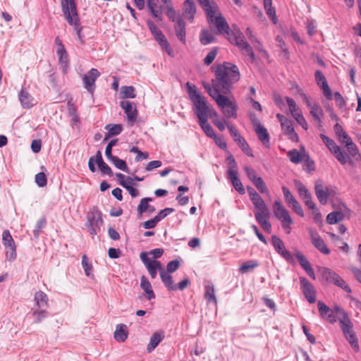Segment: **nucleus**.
Here are the masks:
<instances>
[{
  "label": "nucleus",
  "instance_id": "nucleus-53",
  "mask_svg": "<svg viewBox=\"0 0 361 361\" xmlns=\"http://www.w3.org/2000/svg\"><path fill=\"white\" fill-rule=\"evenodd\" d=\"M253 184L255 185V186L257 188V190L261 193H265V194L269 193V190H268L264 181L263 180V179L261 177H259V178L256 179L255 180V182L253 183Z\"/></svg>",
  "mask_w": 361,
  "mask_h": 361
},
{
  "label": "nucleus",
  "instance_id": "nucleus-9",
  "mask_svg": "<svg viewBox=\"0 0 361 361\" xmlns=\"http://www.w3.org/2000/svg\"><path fill=\"white\" fill-rule=\"evenodd\" d=\"M274 216L281 221L282 227L287 233H290L293 220L286 209L279 201L274 203Z\"/></svg>",
  "mask_w": 361,
  "mask_h": 361
},
{
  "label": "nucleus",
  "instance_id": "nucleus-35",
  "mask_svg": "<svg viewBox=\"0 0 361 361\" xmlns=\"http://www.w3.org/2000/svg\"><path fill=\"white\" fill-rule=\"evenodd\" d=\"M160 277L163 283L169 290H177L176 285L173 284L172 276L169 273H167L164 269L163 271H161Z\"/></svg>",
  "mask_w": 361,
  "mask_h": 361
},
{
  "label": "nucleus",
  "instance_id": "nucleus-59",
  "mask_svg": "<svg viewBox=\"0 0 361 361\" xmlns=\"http://www.w3.org/2000/svg\"><path fill=\"white\" fill-rule=\"evenodd\" d=\"M282 191H283V193L286 202L288 204H290L293 202L297 201V200L294 197V196L292 195V193L288 190V188H287L285 186H283L282 187Z\"/></svg>",
  "mask_w": 361,
  "mask_h": 361
},
{
  "label": "nucleus",
  "instance_id": "nucleus-50",
  "mask_svg": "<svg viewBox=\"0 0 361 361\" xmlns=\"http://www.w3.org/2000/svg\"><path fill=\"white\" fill-rule=\"evenodd\" d=\"M271 241L272 245L278 254H279L282 250L285 249L283 242L280 238L277 237L276 235H272Z\"/></svg>",
  "mask_w": 361,
  "mask_h": 361
},
{
  "label": "nucleus",
  "instance_id": "nucleus-29",
  "mask_svg": "<svg viewBox=\"0 0 361 361\" xmlns=\"http://www.w3.org/2000/svg\"><path fill=\"white\" fill-rule=\"evenodd\" d=\"M31 315L34 324H39L44 319L48 317L49 312L46 309L32 308L31 310Z\"/></svg>",
  "mask_w": 361,
  "mask_h": 361
},
{
  "label": "nucleus",
  "instance_id": "nucleus-2",
  "mask_svg": "<svg viewBox=\"0 0 361 361\" xmlns=\"http://www.w3.org/2000/svg\"><path fill=\"white\" fill-rule=\"evenodd\" d=\"M213 17V19H207L209 23H214L217 28V33L220 35H226L228 41L238 47L243 54L248 56L252 61L255 60V56L252 47L245 40L243 32L238 27H234L230 30V27L225 18L219 12Z\"/></svg>",
  "mask_w": 361,
  "mask_h": 361
},
{
  "label": "nucleus",
  "instance_id": "nucleus-30",
  "mask_svg": "<svg viewBox=\"0 0 361 361\" xmlns=\"http://www.w3.org/2000/svg\"><path fill=\"white\" fill-rule=\"evenodd\" d=\"M164 334L163 331H159L154 332L150 338L149 343L147 345V350L149 353L152 352L164 338Z\"/></svg>",
  "mask_w": 361,
  "mask_h": 361
},
{
  "label": "nucleus",
  "instance_id": "nucleus-38",
  "mask_svg": "<svg viewBox=\"0 0 361 361\" xmlns=\"http://www.w3.org/2000/svg\"><path fill=\"white\" fill-rule=\"evenodd\" d=\"M147 6L152 13V15L157 18L158 20H161V6H159L156 3L155 0H147Z\"/></svg>",
  "mask_w": 361,
  "mask_h": 361
},
{
  "label": "nucleus",
  "instance_id": "nucleus-52",
  "mask_svg": "<svg viewBox=\"0 0 361 361\" xmlns=\"http://www.w3.org/2000/svg\"><path fill=\"white\" fill-rule=\"evenodd\" d=\"M320 137L331 152H332L336 147H338L333 140L330 139L326 135L321 134Z\"/></svg>",
  "mask_w": 361,
  "mask_h": 361
},
{
  "label": "nucleus",
  "instance_id": "nucleus-31",
  "mask_svg": "<svg viewBox=\"0 0 361 361\" xmlns=\"http://www.w3.org/2000/svg\"><path fill=\"white\" fill-rule=\"evenodd\" d=\"M228 178L240 194H245V190L240 180L238 177V171H231L230 173H228Z\"/></svg>",
  "mask_w": 361,
  "mask_h": 361
},
{
  "label": "nucleus",
  "instance_id": "nucleus-45",
  "mask_svg": "<svg viewBox=\"0 0 361 361\" xmlns=\"http://www.w3.org/2000/svg\"><path fill=\"white\" fill-rule=\"evenodd\" d=\"M161 3L164 6V8L166 9V14L170 20H173L175 18V13L176 11L173 7L172 3L171 0H161Z\"/></svg>",
  "mask_w": 361,
  "mask_h": 361
},
{
  "label": "nucleus",
  "instance_id": "nucleus-24",
  "mask_svg": "<svg viewBox=\"0 0 361 361\" xmlns=\"http://www.w3.org/2000/svg\"><path fill=\"white\" fill-rule=\"evenodd\" d=\"M295 257L298 260L300 266L305 270L309 276L313 279H315L314 271L307 258L300 252H297L295 254Z\"/></svg>",
  "mask_w": 361,
  "mask_h": 361
},
{
  "label": "nucleus",
  "instance_id": "nucleus-7",
  "mask_svg": "<svg viewBox=\"0 0 361 361\" xmlns=\"http://www.w3.org/2000/svg\"><path fill=\"white\" fill-rule=\"evenodd\" d=\"M339 322L345 338L349 342L351 347L357 352L359 350V345L357 338L353 330V324L350 318H339Z\"/></svg>",
  "mask_w": 361,
  "mask_h": 361
},
{
  "label": "nucleus",
  "instance_id": "nucleus-64",
  "mask_svg": "<svg viewBox=\"0 0 361 361\" xmlns=\"http://www.w3.org/2000/svg\"><path fill=\"white\" fill-rule=\"evenodd\" d=\"M8 248V250L6 252V257L8 261L13 262L16 259L17 255L16 245Z\"/></svg>",
  "mask_w": 361,
  "mask_h": 361
},
{
  "label": "nucleus",
  "instance_id": "nucleus-41",
  "mask_svg": "<svg viewBox=\"0 0 361 361\" xmlns=\"http://www.w3.org/2000/svg\"><path fill=\"white\" fill-rule=\"evenodd\" d=\"M307 106L310 108L311 115L318 121L319 123H321V117L323 116V111L319 105L317 103H312Z\"/></svg>",
  "mask_w": 361,
  "mask_h": 361
},
{
  "label": "nucleus",
  "instance_id": "nucleus-32",
  "mask_svg": "<svg viewBox=\"0 0 361 361\" xmlns=\"http://www.w3.org/2000/svg\"><path fill=\"white\" fill-rule=\"evenodd\" d=\"M140 287L147 294V299L148 300L155 298V294L152 290V285L145 276L141 277Z\"/></svg>",
  "mask_w": 361,
  "mask_h": 361
},
{
  "label": "nucleus",
  "instance_id": "nucleus-18",
  "mask_svg": "<svg viewBox=\"0 0 361 361\" xmlns=\"http://www.w3.org/2000/svg\"><path fill=\"white\" fill-rule=\"evenodd\" d=\"M315 79L317 82V85L320 86V87L323 90V94L328 99H331L332 98V92L331 90L327 83L326 78L323 75L321 71L317 70L315 72Z\"/></svg>",
  "mask_w": 361,
  "mask_h": 361
},
{
  "label": "nucleus",
  "instance_id": "nucleus-6",
  "mask_svg": "<svg viewBox=\"0 0 361 361\" xmlns=\"http://www.w3.org/2000/svg\"><path fill=\"white\" fill-rule=\"evenodd\" d=\"M86 218L85 226L89 233L94 237L100 232L104 224L102 212L97 207H93L87 212Z\"/></svg>",
  "mask_w": 361,
  "mask_h": 361
},
{
  "label": "nucleus",
  "instance_id": "nucleus-47",
  "mask_svg": "<svg viewBox=\"0 0 361 361\" xmlns=\"http://www.w3.org/2000/svg\"><path fill=\"white\" fill-rule=\"evenodd\" d=\"M294 183L298 190V194L302 200L312 196L309 190L300 181L295 180Z\"/></svg>",
  "mask_w": 361,
  "mask_h": 361
},
{
  "label": "nucleus",
  "instance_id": "nucleus-51",
  "mask_svg": "<svg viewBox=\"0 0 361 361\" xmlns=\"http://www.w3.org/2000/svg\"><path fill=\"white\" fill-rule=\"evenodd\" d=\"M110 161H111L114 164V165L118 169L122 170L125 172H128V168L124 160H122L118 157L114 156L113 159L110 160Z\"/></svg>",
  "mask_w": 361,
  "mask_h": 361
},
{
  "label": "nucleus",
  "instance_id": "nucleus-61",
  "mask_svg": "<svg viewBox=\"0 0 361 361\" xmlns=\"http://www.w3.org/2000/svg\"><path fill=\"white\" fill-rule=\"evenodd\" d=\"M216 54H217V49L216 48L213 49L212 50H211L207 54V55L206 56V57L204 59V64L207 65V66L210 65L214 61V60L215 59V58L216 56Z\"/></svg>",
  "mask_w": 361,
  "mask_h": 361
},
{
  "label": "nucleus",
  "instance_id": "nucleus-1",
  "mask_svg": "<svg viewBox=\"0 0 361 361\" xmlns=\"http://www.w3.org/2000/svg\"><path fill=\"white\" fill-rule=\"evenodd\" d=\"M215 78L212 80V86L204 84V87L208 90H216L224 94L230 92L233 85L237 82L240 78V74L237 66L225 62L216 66L214 71Z\"/></svg>",
  "mask_w": 361,
  "mask_h": 361
},
{
  "label": "nucleus",
  "instance_id": "nucleus-3",
  "mask_svg": "<svg viewBox=\"0 0 361 361\" xmlns=\"http://www.w3.org/2000/svg\"><path fill=\"white\" fill-rule=\"evenodd\" d=\"M207 92L216 102L226 119L237 118L238 105L233 97H227L222 92L216 90H208Z\"/></svg>",
  "mask_w": 361,
  "mask_h": 361
},
{
  "label": "nucleus",
  "instance_id": "nucleus-21",
  "mask_svg": "<svg viewBox=\"0 0 361 361\" xmlns=\"http://www.w3.org/2000/svg\"><path fill=\"white\" fill-rule=\"evenodd\" d=\"M196 13V6L192 0H185L183 5V15L190 23L194 20Z\"/></svg>",
  "mask_w": 361,
  "mask_h": 361
},
{
  "label": "nucleus",
  "instance_id": "nucleus-55",
  "mask_svg": "<svg viewBox=\"0 0 361 361\" xmlns=\"http://www.w3.org/2000/svg\"><path fill=\"white\" fill-rule=\"evenodd\" d=\"M152 200L150 197H145L141 200L140 204L137 207V211L140 215L147 210L148 207H149V202H151Z\"/></svg>",
  "mask_w": 361,
  "mask_h": 361
},
{
  "label": "nucleus",
  "instance_id": "nucleus-57",
  "mask_svg": "<svg viewBox=\"0 0 361 361\" xmlns=\"http://www.w3.org/2000/svg\"><path fill=\"white\" fill-rule=\"evenodd\" d=\"M226 126L229 130V133L231 134V136L233 137V140L237 142L238 140H240L243 137L240 136L238 130L235 129V128L233 126L231 123H226Z\"/></svg>",
  "mask_w": 361,
  "mask_h": 361
},
{
  "label": "nucleus",
  "instance_id": "nucleus-33",
  "mask_svg": "<svg viewBox=\"0 0 361 361\" xmlns=\"http://www.w3.org/2000/svg\"><path fill=\"white\" fill-rule=\"evenodd\" d=\"M19 100L23 108L29 109L33 106L32 97L23 89L19 93Z\"/></svg>",
  "mask_w": 361,
  "mask_h": 361
},
{
  "label": "nucleus",
  "instance_id": "nucleus-22",
  "mask_svg": "<svg viewBox=\"0 0 361 361\" xmlns=\"http://www.w3.org/2000/svg\"><path fill=\"white\" fill-rule=\"evenodd\" d=\"M310 236L312 244L318 250L324 255L330 253V250L324 240L317 233L311 231Z\"/></svg>",
  "mask_w": 361,
  "mask_h": 361
},
{
  "label": "nucleus",
  "instance_id": "nucleus-25",
  "mask_svg": "<svg viewBox=\"0 0 361 361\" xmlns=\"http://www.w3.org/2000/svg\"><path fill=\"white\" fill-rule=\"evenodd\" d=\"M128 335V327L126 324H120L116 326L114 334L115 340L118 342H124Z\"/></svg>",
  "mask_w": 361,
  "mask_h": 361
},
{
  "label": "nucleus",
  "instance_id": "nucleus-39",
  "mask_svg": "<svg viewBox=\"0 0 361 361\" xmlns=\"http://www.w3.org/2000/svg\"><path fill=\"white\" fill-rule=\"evenodd\" d=\"M204 292V298L207 300V302H213L214 304H217V299L215 295V289L213 285H206Z\"/></svg>",
  "mask_w": 361,
  "mask_h": 361
},
{
  "label": "nucleus",
  "instance_id": "nucleus-17",
  "mask_svg": "<svg viewBox=\"0 0 361 361\" xmlns=\"http://www.w3.org/2000/svg\"><path fill=\"white\" fill-rule=\"evenodd\" d=\"M255 217L256 221L259 224L263 230L267 233H271V224L269 221L270 217L269 210L259 212H255Z\"/></svg>",
  "mask_w": 361,
  "mask_h": 361
},
{
  "label": "nucleus",
  "instance_id": "nucleus-56",
  "mask_svg": "<svg viewBox=\"0 0 361 361\" xmlns=\"http://www.w3.org/2000/svg\"><path fill=\"white\" fill-rule=\"evenodd\" d=\"M82 265L85 270V275L90 276L92 274V266L88 262V259L85 255L82 257Z\"/></svg>",
  "mask_w": 361,
  "mask_h": 361
},
{
  "label": "nucleus",
  "instance_id": "nucleus-12",
  "mask_svg": "<svg viewBox=\"0 0 361 361\" xmlns=\"http://www.w3.org/2000/svg\"><path fill=\"white\" fill-rule=\"evenodd\" d=\"M315 195L319 202L324 205L327 203L329 197L332 195L333 190L325 185L322 180H317L314 185Z\"/></svg>",
  "mask_w": 361,
  "mask_h": 361
},
{
  "label": "nucleus",
  "instance_id": "nucleus-27",
  "mask_svg": "<svg viewBox=\"0 0 361 361\" xmlns=\"http://www.w3.org/2000/svg\"><path fill=\"white\" fill-rule=\"evenodd\" d=\"M281 128L284 133L288 135L291 140L295 142L298 140V135L295 132L293 123L290 120L288 119L283 123H282Z\"/></svg>",
  "mask_w": 361,
  "mask_h": 361
},
{
  "label": "nucleus",
  "instance_id": "nucleus-15",
  "mask_svg": "<svg viewBox=\"0 0 361 361\" xmlns=\"http://www.w3.org/2000/svg\"><path fill=\"white\" fill-rule=\"evenodd\" d=\"M100 75L99 72L96 68H92L84 75L82 80L85 87L90 93H93L95 88V80Z\"/></svg>",
  "mask_w": 361,
  "mask_h": 361
},
{
  "label": "nucleus",
  "instance_id": "nucleus-10",
  "mask_svg": "<svg viewBox=\"0 0 361 361\" xmlns=\"http://www.w3.org/2000/svg\"><path fill=\"white\" fill-rule=\"evenodd\" d=\"M147 25L149 27V30L154 35L155 39L161 46L163 50H165L169 56L173 55V49L171 47L169 42L167 41L166 37L163 35L162 32L159 28L157 27L155 24H154L152 21L147 22Z\"/></svg>",
  "mask_w": 361,
  "mask_h": 361
},
{
  "label": "nucleus",
  "instance_id": "nucleus-37",
  "mask_svg": "<svg viewBox=\"0 0 361 361\" xmlns=\"http://www.w3.org/2000/svg\"><path fill=\"white\" fill-rule=\"evenodd\" d=\"M345 214L341 211H334L326 216V222L329 224H335L344 219Z\"/></svg>",
  "mask_w": 361,
  "mask_h": 361
},
{
  "label": "nucleus",
  "instance_id": "nucleus-54",
  "mask_svg": "<svg viewBox=\"0 0 361 361\" xmlns=\"http://www.w3.org/2000/svg\"><path fill=\"white\" fill-rule=\"evenodd\" d=\"M238 146L241 148L244 153H245L249 157H253V154L252 152V149L249 147L247 142L243 137L240 140L237 142Z\"/></svg>",
  "mask_w": 361,
  "mask_h": 361
},
{
  "label": "nucleus",
  "instance_id": "nucleus-42",
  "mask_svg": "<svg viewBox=\"0 0 361 361\" xmlns=\"http://www.w3.org/2000/svg\"><path fill=\"white\" fill-rule=\"evenodd\" d=\"M200 41L202 44L207 45L215 41V37L213 34L207 30H202L200 35Z\"/></svg>",
  "mask_w": 361,
  "mask_h": 361
},
{
  "label": "nucleus",
  "instance_id": "nucleus-26",
  "mask_svg": "<svg viewBox=\"0 0 361 361\" xmlns=\"http://www.w3.org/2000/svg\"><path fill=\"white\" fill-rule=\"evenodd\" d=\"M258 139L262 142L264 147L269 148L270 146L269 134L264 126H258L255 129Z\"/></svg>",
  "mask_w": 361,
  "mask_h": 361
},
{
  "label": "nucleus",
  "instance_id": "nucleus-19",
  "mask_svg": "<svg viewBox=\"0 0 361 361\" xmlns=\"http://www.w3.org/2000/svg\"><path fill=\"white\" fill-rule=\"evenodd\" d=\"M317 306L320 316L322 318L326 319L331 324L336 322V316L334 314V311L325 303L322 301H319Z\"/></svg>",
  "mask_w": 361,
  "mask_h": 361
},
{
  "label": "nucleus",
  "instance_id": "nucleus-43",
  "mask_svg": "<svg viewBox=\"0 0 361 361\" xmlns=\"http://www.w3.org/2000/svg\"><path fill=\"white\" fill-rule=\"evenodd\" d=\"M259 263L255 260H249L243 263L240 267H239V271L242 274H245L247 272L251 271L255 268L258 267Z\"/></svg>",
  "mask_w": 361,
  "mask_h": 361
},
{
  "label": "nucleus",
  "instance_id": "nucleus-5",
  "mask_svg": "<svg viewBox=\"0 0 361 361\" xmlns=\"http://www.w3.org/2000/svg\"><path fill=\"white\" fill-rule=\"evenodd\" d=\"M62 11L67 22L73 25L79 38L81 37L82 28L75 0H61Z\"/></svg>",
  "mask_w": 361,
  "mask_h": 361
},
{
  "label": "nucleus",
  "instance_id": "nucleus-11",
  "mask_svg": "<svg viewBox=\"0 0 361 361\" xmlns=\"http://www.w3.org/2000/svg\"><path fill=\"white\" fill-rule=\"evenodd\" d=\"M286 100L289 107V111L292 116L295 118L297 123L300 125L305 130L308 128L307 123L304 118L300 109L297 106L295 102L290 97H286Z\"/></svg>",
  "mask_w": 361,
  "mask_h": 361
},
{
  "label": "nucleus",
  "instance_id": "nucleus-48",
  "mask_svg": "<svg viewBox=\"0 0 361 361\" xmlns=\"http://www.w3.org/2000/svg\"><path fill=\"white\" fill-rule=\"evenodd\" d=\"M135 89L133 86H123L121 89V94L123 98L133 99L136 97Z\"/></svg>",
  "mask_w": 361,
  "mask_h": 361
},
{
  "label": "nucleus",
  "instance_id": "nucleus-62",
  "mask_svg": "<svg viewBox=\"0 0 361 361\" xmlns=\"http://www.w3.org/2000/svg\"><path fill=\"white\" fill-rule=\"evenodd\" d=\"M227 162L228 165V173H230L231 171H238L237 163L233 155H230L228 157Z\"/></svg>",
  "mask_w": 361,
  "mask_h": 361
},
{
  "label": "nucleus",
  "instance_id": "nucleus-28",
  "mask_svg": "<svg viewBox=\"0 0 361 361\" xmlns=\"http://www.w3.org/2000/svg\"><path fill=\"white\" fill-rule=\"evenodd\" d=\"M250 198L255 207V212L261 213L262 212L269 210L264 201L258 193L255 194V196L250 197Z\"/></svg>",
  "mask_w": 361,
  "mask_h": 361
},
{
  "label": "nucleus",
  "instance_id": "nucleus-20",
  "mask_svg": "<svg viewBox=\"0 0 361 361\" xmlns=\"http://www.w3.org/2000/svg\"><path fill=\"white\" fill-rule=\"evenodd\" d=\"M199 4L206 13L207 19H213L214 15L219 13V8L214 2L209 0H198Z\"/></svg>",
  "mask_w": 361,
  "mask_h": 361
},
{
  "label": "nucleus",
  "instance_id": "nucleus-36",
  "mask_svg": "<svg viewBox=\"0 0 361 361\" xmlns=\"http://www.w3.org/2000/svg\"><path fill=\"white\" fill-rule=\"evenodd\" d=\"M306 154H307L305 153L304 149L302 153H300L295 149H293L288 152V156L290 161L293 162V164H299L302 162L304 160Z\"/></svg>",
  "mask_w": 361,
  "mask_h": 361
},
{
  "label": "nucleus",
  "instance_id": "nucleus-4",
  "mask_svg": "<svg viewBox=\"0 0 361 361\" xmlns=\"http://www.w3.org/2000/svg\"><path fill=\"white\" fill-rule=\"evenodd\" d=\"M186 88L189 97L194 104L195 112L198 120L208 118L210 109L206 99L202 96L197 90V87L188 82Z\"/></svg>",
  "mask_w": 361,
  "mask_h": 361
},
{
  "label": "nucleus",
  "instance_id": "nucleus-34",
  "mask_svg": "<svg viewBox=\"0 0 361 361\" xmlns=\"http://www.w3.org/2000/svg\"><path fill=\"white\" fill-rule=\"evenodd\" d=\"M105 129L108 130L104 141H106L110 137L119 135L122 130V126L120 124H108L105 126Z\"/></svg>",
  "mask_w": 361,
  "mask_h": 361
},
{
  "label": "nucleus",
  "instance_id": "nucleus-63",
  "mask_svg": "<svg viewBox=\"0 0 361 361\" xmlns=\"http://www.w3.org/2000/svg\"><path fill=\"white\" fill-rule=\"evenodd\" d=\"M97 165L103 175H108L110 177L114 176V173H113L111 169L104 161H103L102 163L99 164Z\"/></svg>",
  "mask_w": 361,
  "mask_h": 361
},
{
  "label": "nucleus",
  "instance_id": "nucleus-40",
  "mask_svg": "<svg viewBox=\"0 0 361 361\" xmlns=\"http://www.w3.org/2000/svg\"><path fill=\"white\" fill-rule=\"evenodd\" d=\"M147 269L152 279L157 277V271H159L160 274L161 271L164 270L161 264L157 260H153L152 264H148Z\"/></svg>",
  "mask_w": 361,
  "mask_h": 361
},
{
  "label": "nucleus",
  "instance_id": "nucleus-49",
  "mask_svg": "<svg viewBox=\"0 0 361 361\" xmlns=\"http://www.w3.org/2000/svg\"><path fill=\"white\" fill-rule=\"evenodd\" d=\"M2 243L3 245L7 248L11 247L12 245H15V242L11 235V233L8 230H5L2 234Z\"/></svg>",
  "mask_w": 361,
  "mask_h": 361
},
{
  "label": "nucleus",
  "instance_id": "nucleus-46",
  "mask_svg": "<svg viewBox=\"0 0 361 361\" xmlns=\"http://www.w3.org/2000/svg\"><path fill=\"white\" fill-rule=\"evenodd\" d=\"M331 153L341 164H346L348 160L350 159L349 156L344 153L340 147H336Z\"/></svg>",
  "mask_w": 361,
  "mask_h": 361
},
{
  "label": "nucleus",
  "instance_id": "nucleus-60",
  "mask_svg": "<svg viewBox=\"0 0 361 361\" xmlns=\"http://www.w3.org/2000/svg\"><path fill=\"white\" fill-rule=\"evenodd\" d=\"M174 209L173 208H165L161 210L157 215L154 216V219L157 221V222L160 221L161 219L167 216L169 214L173 213Z\"/></svg>",
  "mask_w": 361,
  "mask_h": 361
},
{
  "label": "nucleus",
  "instance_id": "nucleus-58",
  "mask_svg": "<svg viewBox=\"0 0 361 361\" xmlns=\"http://www.w3.org/2000/svg\"><path fill=\"white\" fill-rule=\"evenodd\" d=\"M35 182L39 187H44L47 184L46 175L43 172L38 173L35 175Z\"/></svg>",
  "mask_w": 361,
  "mask_h": 361
},
{
  "label": "nucleus",
  "instance_id": "nucleus-8",
  "mask_svg": "<svg viewBox=\"0 0 361 361\" xmlns=\"http://www.w3.org/2000/svg\"><path fill=\"white\" fill-rule=\"evenodd\" d=\"M322 277L328 282L339 287L345 292L350 293L351 288L347 283L337 273L329 268H323L322 270Z\"/></svg>",
  "mask_w": 361,
  "mask_h": 361
},
{
  "label": "nucleus",
  "instance_id": "nucleus-13",
  "mask_svg": "<svg viewBox=\"0 0 361 361\" xmlns=\"http://www.w3.org/2000/svg\"><path fill=\"white\" fill-rule=\"evenodd\" d=\"M173 22L174 24V30L176 32V35L177 38L183 43H186V28H185V23L183 20L182 17L179 15L175 13V18L173 20H171Z\"/></svg>",
  "mask_w": 361,
  "mask_h": 361
},
{
  "label": "nucleus",
  "instance_id": "nucleus-44",
  "mask_svg": "<svg viewBox=\"0 0 361 361\" xmlns=\"http://www.w3.org/2000/svg\"><path fill=\"white\" fill-rule=\"evenodd\" d=\"M208 118L199 119L200 125L206 135L210 137H215L214 131L212 127L207 123Z\"/></svg>",
  "mask_w": 361,
  "mask_h": 361
},
{
  "label": "nucleus",
  "instance_id": "nucleus-23",
  "mask_svg": "<svg viewBox=\"0 0 361 361\" xmlns=\"http://www.w3.org/2000/svg\"><path fill=\"white\" fill-rule=\"evenodd\" d=\"M34 300L35 305L33 308L46 309L49 306V298L47 295L39 290L35 293Z\"/></svg>",
  "mask_w": 361,
  "mask_h": 361
},
{
  "label": "nucleus",
  "instance_id": "nucleus-16",
  "mask_svg": "<svg viewBox=\"0 0 361 361\" xmlns=\"http://www.w3.org/2000/svg\"><path fill=\"white\" fill-rule=\"evenodd\" d=\"M300 281L302 292L310 303H314L316 301L315 290L312 285L305 277H300Z\"/></svg>",
  "mask_w": 361,
  "mask_h": 361
},
{
  "label": "nucleus",
  "instance_id": "nucleus-14",
  "mask_svg": "<svg viewBox=\"0 0 361 361\" xmlns=\"http://www.w3.org/2000/svg\"><path fill=\"white\" fill-rule=\"evenodd\" d=\"M121 107L124 110L127 116L128 123L133 126L137 120V111L136 106L128 100H123L120 102Z\"/></svg>",
  "mask_w": 361,
  "mask_h": 361
}]
</instances>
